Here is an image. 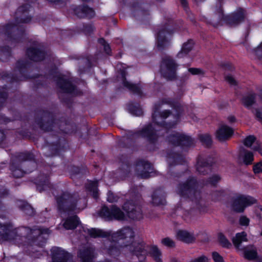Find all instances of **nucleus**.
Listing matches in <instances>:
<instances>
[{
	"instance_id": "1",
	"label": "nucleus",
	"mask_w": 262,
	"mask_h": 262,
	"mask_svg": "<svg viewBox=\"0 0 262 262\" xmlns=\"http://www.w3.org/2000/svg\"><path fill=\"white\" fill-rule=\"evenodd\" d=\"M81 234L85 238L89 236L93 238L106 237L111 236L112 241H118L124 248L133 255H136L140 262L143 261L146 258L147 249L145 243L142 241H134L135 232L129 227H125L116 232L111 233L101 229L82 228L80 230Z\"/></svg>"
},
{
	"instance_id": "2",
	"label": "nucleus",
	"mask_w": 262,
	"mask_h": 262,
	"mask_svg": "<svg viewBox=\"0 0 262 262\" xmlns=\"http://www.w3.org/2000/svg\"><path fill=\"white\" fill-rule=\"evenodd\" d=\"M50 234L47 228L21 227L16 231L0 222V241H14L18 246L42 247L46 242L43 235Z\"/></svg>"
},
{
	"instance_id": "3",
	"label": "nucleus",
	"mask_w": 262,
	"mask_h": 262,
	"mask_svg": "<svg viewBox=\"0 0 262 262\" xmlns=\"http://www.w3.org/2000/svg\"><path fill=\"white\" fill-rule=\"evenodd\" d=\"M58 208L62 217L67 214L70 215L72 213H77L85 207V200H83V205L80 206V200L77 193H71L68 191L63 192L56 198ZM80 223L79 218L76 215L68 216L63 222V226L67 230L75 229Z\"/></svg>"
},
{
	"instance_id": "4",
	"label": "nucleus",
	"mask_w": 262,
	"mask_h": 262,
	"mask_svg": "<svg viewBox=\"0 0 262 262\" xmlns=\"http://www.w3.org/2000/svg\"><path fill=\"white\" fill-rule=\"evenodd\" d=\"M30 6L24 4L20 6L15 13L16 24H8L3 28L2 33L7 36L8 39L12 42H19L22 41L25 36V29L20 23H28L31 17L28 14Z\"/></svg>"
},
{
	"instance_id": "5",
	"label": "nucleus",
	"mask_w": 262,
	"mask_h": 262,
	"mask_svg": "<svg viewBox=\"0 0 262 262\" xmlns=\"http://www.w3.org/2000/svg\"><path fill=\"white\" fill-rule=\"evenodd\" d=\"M177 192L181 196L193 201L200 212H204L207 208L205 201L202 199L199 183L194 177H189L186 181L180 183Z\"/></svg>"
},
{
	"instance_id": "6",
	"label": "nucleus",
	"mask_w": 262,
	"mask_h": 262,
	"mask_svg": "<svg viewBox=\"0 0 262 262\" xmlns=\"http://www.w3.org/2000/svg\"><path fill=\"white\" fill-rule=\"evenodd\" d=\"M170 102V99L164 98L161 102L155 103L154 107V112L152 115L153 122L158 125L164 126V129L174 127L179 117L178 113L174 114L168 110H165L161 113L158 111L162 104Z\"/></svg>"
},
{
	"instance_id": "7",
	"label": "nucleus",
	"mask_w": 262,
	"mask_h": 262,
	"mask_svg": "<svg viewBox=\"0 0 262 262\" xmlns=\"http://www.w3.org/2000/svg\"><path fill=\"white\" fill-rule=\"evenodd\" d=\"M34 159V156L29 151L20 152L13 157L10 166V169L13 176L16 178L21 177L25 170L21 168L20 163L28 160H33Z\"/></svg>"
},
{
	"instance_id": "8",
	"label": "nucleus",
	"mask_w": 262,
	"mask_h": 262,
	"mask_svg": "<svg viewBox=\"0 0 262 262\" xmlns=\"http://www.w3.org/2000/svg\"><path fill=\"white\" fill-rule=\"evenodd\" d=\"M217 12L218 20L220 21L223 20L227 25L231 27H235L244 21L246 17L245 11L242 8L238 9L236 11L233 12L229 15L224 16L220 4H219Z\"/></svg>"
},
{
	"instance_id": "9",
	"label": "nucleus",
	"mask_w": 262,
	"mask_h": 262,
	"mask_svg": "<svg viewBox=\"0 0 262 262\" xmlns=\"http://www.w3.org/2000/svg\"><path fill=\"white\" fill-rule=\"evenodd\" d=\"M256 202V199L251 196L238 194L232 198L231 206L233 211L242 212L247 206Z\"/></svg>"
},
{
	"instance_id": "10",
	"label": "nucleus",
	"mask_w": 262,
	"mask_h": 262,
	"mask_svg": "<svg viewBox=\"0 0 262 262\" xmlns=\"http://www.w3.org/2000/svg\"><path fill=\"white\" fill-rule=\"evenodd\" d=\"M178 64L169 56L165 57L161 66V72L162 76L168 80H172L176 78Z\"/></svg>"
},
{
	"instance_id": "11",
	"label": "nucleus",
	"mask_w": 262,
	"mask_h": 262,
	"mask_svg": "<svg viewBox=\"0 0 262 262\" xmlns=\"http://www.w3.org/2000/svg\"><path fill=\"white\" fill-rule=\"evenodd\" d=\"M28 65L29 62L26 59L18 60L16 63L15 73L12 75L4 74L2 76L3 79L8 77L9 78H11L13 82L22 81L27 79L28 77L26 72Z\"/></svg>"
},
{
	"instance_id": "12",
	"label": "nucleus",
	"mask_w": 262,
	"mask_h": 262,
	"mask_svg": "<svg viewBox=\"0 0 262 262\" xmlns=\"http://www.w3.org/2000/svg\"><path fill=\"white\" fill-rule=\"evenodd\" d=\"M100 216L105 220H123L125 215L121 209L115 205H112L110 208L103 206L99 212Z\"/></svg>"
},
{
	"instance_id": "13",
	"label": "nucleus",
	"mask_w": 262,
	"mask_h": 262,
	"mask_svg": "<svg viewBox=\"0 0 262 262\" xmlns=\"http://www.w3.org/2000/svg\"><path fill=\"white\" fill-rule=\"evenodd\" d=\"M53 80L57 81L58 87L63 93L78 95V92L75 86L59 73H55L53 76Z\"/></svg>"
},
{
	"instance_id": "14",
	"label": "nucleus",
	"mask_w": 262,
	"mask_h": 262,
	"mask_svg": "<svg viewBox=\"0 0 262 262\" xmlns=\"http://www.w3.org/2000/svg\"><path fill=\"white\" fill-rule=\"evenodd\" d=\"M35 122L45 131L51 130L56 124L53 115L48 111H43L40 118L36 119Z\"/></svg>"
},
{
	"instance_id": "15",
	"label": "nucleus",
	"mask_w": 262,
	"mask_h": 262,
	"mask_svg": "<svg viewBox=\"0 0 262 262\" xmlns=\"http://www.w3.org/2000/svg\"><path fill=\"white\" fill-rule=\"evenodd\" d=\"M136 135L146 139L151 143H155L159 137L157 129L154 126L152 123L145 126L141 130L138 132Z\"/></svg>"
},
{
	"instance_id": "16",
	"label": "nucleus",
	"mask_w": 262,
	"mask_h": 262,
	"mask_svg": "<svg viewBox=\"0 0 262 262\" xmlns=\"http://www.w3.org/2000/svg\"><path fill=\"white\" fill-rule=\"evenodd\" d=\"M123 210L127 213L128 217L133 220H140L143 218L140 206L135 205L133 201H127L123 206Z\"/></svg>"
},
{
	"instance_id": "17",
	"label": "nucleus",
	"mask_w": 262,
	"mask_h": 262,
	"mask_svg": "<svg viewBox=\"0 0 262 262\" xmlns=\"http://www.w3.org/2000/svg\"><path fill=\"white\" fill-rule=\"evenodd\" d=\"M29 58L33 61H39L45 57V51L42 44L36 43L33 47L29 48L27 52Z\"/></svg>"
},
{
	"instance_id": "18",
	"label": "nucleus",
	"mask_w": 262,
	"mask_h": 262,
	"mask_svg": "<svg viewBox=\"0 0 262 262\" xmlns=\"http://www.w3.org/2000/svg\"><path fill=\"white\" fill-rule=\"evenodd\" d=\"M135 168L137 176L143 179L149 178L153 169L149 163L141 160L136 162Z\"/></svg>"
},
{
	"instance_id": "19",
	"label": "nucleus",
	"mask_w": 262,
	"mask_h": 262,
	"mask_svg": "<svg viewBox=\"0 0 262 262\" xmlns=\"http://www.w3.org/2000/svg\"><path fill=\"white\" fill-rule=\"evenodd\" d=\"M51 253L52 262H72V256L60 248L53 247Z\"/></svg>"
},
{
	"instance_id": "20",
	"label": "nucleus",
	"mask_w": 262,
	"mask_h": 262,
	"mask_svg": "<svg viewBox=\"0 0 262 262\" xmlns=\"http://www.w3.org/2000/svg\"><path fill=\"white\" fill-rule=\"evenodd\" d=\"M166 194L163 189H155L151 194V203L154 206H163L166 204Z\"/></svg>"
},
{
	"instance_id": "21",
	"label": "nucleus",
	"mask_w": 262,
	"mask_h": 262,
	"mask_svg": "<svg viewBox=\"0 0 262 262\" xmlns=\"http://www.w3.org/2000/svg\"><path fill=\"white\" fill-rule=\"evenodd\" d=\"M73 12L79 18H92L95 15L94 10L86 5L77 6L73 8Z\"/></svg>"
},
{
	"instance_id": "22",
	"label": "nucleus",
	"mask_w": 262,
	"mask_h": 262,
	"mask_svg": "<svg viewBox=\"0 0 262 262\" xmlns=\"http://www.w3.org/2000/svg\"><path fill=\"white\" fill-rule=\"evenodd\" d=\"M176 236L178 240L187 244H192L196 241V236L194 232L186 230H178Z\"/></svg>"
},
{
	"instance_id": "23",
	"label": "nucleus",
	"mask_w": 262,
	"mask_h": 262,
	"mask_svg": "<svg viewBox=\"0 0 262 262\" xmlns=\"http://www.w3.org/2000/svg\"><path fill=\"white\" fill-rule=\"evenodd\" d=\"M212 162L199 157L196 165V170L200 174L205 175L211 171Z\"/></svg>"
},
{
	"instance_id": "24",
	"label": "nucleus",
	"mask_w": 262,
	"mask_h": 262,
	"mask_svg": "<svg viewBox=\"0 0 262 262\" xmlns=\"http://www.w3.org/2000/svg\"><path fill=\"white\" fill-rule=\"evenodd\" d=\"M78 255L82 262H94L95 249L91 246L85 247L80 250Z\"/></svg>"
},
{
	"instance_id": "25",
	"label": "nucleus",
	"mask_w": 262,
	"mask_h": 262,
	"mask_svg": "<svg viewBox=\"0 0 262 262\" xmlns=\"http://www.w3.org/2000/svg\"><path fill=\"white\" fill-rule=\"evenodd\" d=\"M122 245H123L118 241H112L107 248V253L114 257L118 256L124 250L127 251L124 247H122Z\"/></svg>"
},
{
	"instance_id": "26",
	"label": "nucleus",
	"mask_w": 262,
	"mask_h": 262,
	"mask_svg": "<svg viewBox=\"0 0 262 262\" xmlns=\"http://www.w3.org/2000/svg\"><path fill=\"white\" fill-rule=\"evenodd\" d=\"M233 130L232 128L223 125L216 132V137L220 141L228 140L233 134Z\"/></svg>"
},
{
	"instance_id": "27",
	"label": "nucleus",
	"mask_w": 262,
	"mask_h": 262,
	"mask_svg": "<svg viewBox=\"0 0 262 262\" xmlns=\"http://www.w3.org/2000/svg\"><path fill=\"white\" fill-rule=\"evenodd\" d=\"M121 75L123 86L134 94L141 96L142 95V91L140 86L126 80L125 78L126 72L124 70L122 71Z\"/></svg>"
},
{
	"instance_id": "28",
	"label": "nucleus",
	"mask_w": 262,
	"mask_h": 262,
	"mask_svg": "<svg viewBox=\"0 0 262 262\" xmlns=\"http://www.w3.org/2000/svg\"><path fill=\"white\" fill-rule=\"evenodd\" d=\"M169 33L166 28H163L159 31L157 37V47L159 50H163L167 44L168 40L166 37V34Z\"/></svg>"
},
{
	"instance_id": "29",
	"label": "nucleus",
	"mask_w": 262,
	"mask_h": 262,
	"mask_svg": "<svg viewBox=\"0 0 262 262\" xmlns=\"http://www.w3.org/2000/svg\"><path fill=\"white\" fill-rule=\"evenodd\" d=\"M167 161L170 166H174L178 164H183L186 160L181 154L178 152H170L168 155Z\"/></svg>"
},
{
	"instance_id": "30",
	"label": "nucleus",
	"mask_w": 262,
	"mask_h": 262,
	"mask_svg": "<svg viewBox=\"0 0 262 262\" xmlns=\"http://www.w3.org/2000/svg\"><path fill=\"white\" fill-rule=\"evenodd\" d=\"M256 94L250 92L244 95L241 100L242 104L247 108H250L256 102Z\"/></svg>"
},
{
	"instance_id": "31",
	"label": "nucleus",
	"mask_w": 262,
	"mask_h": 262,
	"mask_svg": "<svg viewBox=\"0 0 262 262\" xmlns=\"http://www.w3.org/2000/svg\"><path fill=\"white\" fill-rule=\"evenodd\" d=\"M146 249H147V253L148 252L150 254V256L154 258L155 262H163L161 256L162 253L160 249L156 246H149L146 245Z\"/></svg>"
},
{
	"instance_id": "32",
	"label": "nucleus",
	"mask_w": 262,
	"mask_h": 262,
	"mask_svg": "<svg viewBox=\"0 0 262 262\" xmlns=\"http://www.w3.org/2000/svg\"><path fill=\"white\" fill-rule=\"evenodd\" d=\"M177 140H180V145L183 147H189L194 145V140L190 136L182 134L173 136Z\"/></svg>"
},
{
	"instance_id": "33",
	"label": "nucleus",
	"mask_w": 262,
	"mask_h": 262,
	"mask_svg": "<svg viewBox=\"0 0 262 262\" xmlns=\"http://www.w3.org/2000/svg\"><path fill=\"white\" fill-rule=\"evenodd\" d=\"M193 47V41L192 40H188V41L183 43L181 50L177 54V57L178 58L185 57L192 50Z\"/></svg>"
},
{
	"instance_id": "34",
	"label": "nucleus",
	"mask_w": 262,
	"mask_h": 262,
	"mask_svg": "<svg viewBox=\"0 0 262 262\" xmlns=\"http://www.w3.org/2000/svg\"><path fill=\"white\" fill-rule=\"evenodd\" d=\"M255 137L254 136L250 135L244 140V144L248 147H251L254 144L252 149L255 151H260L261 150L260 145L258 142L255 143Z\"/></svg>"
},
{
	"instance_id": "35",
	"label": "nucleus",
	"mask_w": 262,
	"mask_h": 262,
	"mask_svg": "<svg viewBox=\"0 0 262 262\" xmlns=\"http://www.w3.org/2000/svg\"><path fill=\"white\" fill-rule=\"evenodd\" d=\"M17 205L18 208L27 215L32 216L34 214V209L28 203L23 201H19L17 202Z\"/></svg>"
},
{
	"instance_id": "36",
	"label": "nucleus",
	"mask_w": 262,
	"mask_h": 262,
	"mask_svg": "<svg viewBox=\"0 0 262 262\" xmlns=\"http://www.w3.org/2000/svg\"><path fill=\"white\" fill-rule=\"evenodd\" d=\"M85 187L88 191L92 193L94 198L97 199L98 197V181H90L86 184Z\"/></svg>"
},
{
	"instance_id": "37",
	"label": "nucleus",
	"mask_w": 262,
	"mask_h": 262,
	"mask_svg": "<svg viewBox=\"0 0 262 262\" xmlns=\"http://www.w3.org/2000/svg\"><path fill=\"white\" fill-rule=\"evenodd\" d=\"M247 241V234L245 232H242L241 233H237L235 236L233 237L232 238V242L234 245L237 248H239L240 247L241 244L243 242H246Z\"/></svg>"
},
{
	"instance_id": "38",
	"label": "nucleus",
	"mask_w": 262,
	"mask_h": 262,
	"mask_svg": "<svg viewBox=\"0 0 262 262\" xmlns=\"http://www.w3.org/2000/svg\"><path fill=\"white\" fill-rule=\"evenodd\" d=\"M199 139L202 144L206 147H209L212 145V140L211 137L207 133L199 135Z\"/></svg>"
},
{
	"instance_id": "39",
	"label": "nucleus",
	"mask_w": 262,
	"mask_h": 262,
	"mask_svg": "<svg viewBox=\"0 0 262 262\" xmlns=\"http://www.w3.org/2000/svg\"><path fill=\"white\" fill-rule=\"evenodd\" d=\"M128 109L132 114L137 116H140L143 114L142 109L137 104H129L128 105Z\"/></svg>"
},
{
	"instance_id": "40",
	"label": "nucleus",
	"mask_w": 262,
	"mask_h": 262,
	"mask_svg": "<svg viewBox=\"0 0 262 262\" xmlns=\"http://www.w3.org/2000/svg\"><path fill=\"white\" fill-rule=\"evenodd\" d=\"M11 51L8 47H0V60L2 61L6 60L10 56Z\"/></svg>"
},
{
	"instance_id": "41",
	"label": "nucleus",
	"mask_w": 262,
	"mask_h": 262,
	"mask_svg": "<svg viewBox=\"0 0 262 262\" xmlns=\"http://www.w3.org/2000/svg\"><path fill=\"white\" fill-rule=\"evenodd\" d=\"M244 255L246 258L249 260H253L257 257V252L255 248L251 249H246L244 251Z\"/></svg>"
},
{
	"instance_id": "42",
	"label": "nucleus",
	"mask_w": 262,
	"mask_h": 262,
	"mask_svg": "<svg viewBox=\"0 0 262 262\" xmlns=\"http://www.w3.org/2000/svg\"><path fill=\"white\" fill-rule=\"evenodd\" d=\"M182 135V134H180L176 132L171 133L167 137V140L168 142L172 145L178 146L180 144V140H177L173 136Z\"/></svg>"
},
{
	"instance_id": "43",
	"label": "nucleus",
	"mask_w": 262,
	"mask_h": 262,
	"mask_svg": "<svg viewBox=\"0 0 262 262\" xmlns=\"http://www.w3.org/2000/svg\"><path fill=\"white\" fill-rule=\"evenodd\" d=\"M51 188V185L49 183L48 179H46L43 182H40L37 186V189L40 192Z\"/></svg>"
},
{
	"instance_id": "44",
	"label": "nucleus",
	"mask_w": 262,
	"mask_h": 262,
	"mask_svg": "<svg viewBox=\"0 0 262 262\" xmlns=\"http://www.w3.org/2000/svg\"><path fill=\"white\" fill-rule=\"evenodd\" d=\"M133 15L137 19H142L145 16L148 15V12L141 9H137L133 11Z\"/></svg>"
},
{
	"instance_id": "45",
	"label": "nucleus",
	"mask_w": 262,
	"mask_h": 262,
	"mask_svg": "<svg viewBox=\"0 0 262 262\" xmlns=\"http://www.w3.org/2000/svg\"><path fill=\"white\" fill-rule=\"evenodd\" d=\"M253 155L249 151H246L244 157V162L246 165L251 164L253 161Z\"/></svg>"
},
{
	"instance_id": "46",
	"label": "nucleus",
	"mask_w": 262,
	"mask_h": 262,
	"mask_svg": "<svg viewBox=\"0 0 262 262\" xmlns=\"http://www.w3.org/2000/svg\"><path fill=\"white\" fill-rule=\"evenodd\" d=\"M221 180V177L220 176L217 174H214L212 177H210L208 180L206 181V182L204 183V184H210L211 185H215L217 183H218Z\"/></svg>"
},
{
	"instance_id": "47",
	"label": "nucleus",
	"mask_w": 262,
	"mask_h": 262,
	"mask_svg": "<svg viewBox=\"0 0 262 262\" xmlns=\"http://www.w3.org/2000/svg\"><path fill=\"white\" fill-rule=\"evenodd\" d=\"M219 239L221 244L224 247L228 248L231 245L230 243L222 233L219 234Z\"/></svg>"
},
{
	"instance_id": "48",
	"label": "nucleus",
	"mask_w": 262,
	"mask_h": 262,
	"mask_svg": "<svg viewBox=\"0 0 262 262\" xmlns=\"http://www.w3.org/2000/svg\"><path fill=\"white\" fill-rule=\"evenodd\" d=\"M161 243L164 246L169 248L175 247V242L169 237H165L162 239Z\"/></svg>"
},
{
	"instance_id": "49",
	"label": "nucleus",
	"mask_w": 262,
	"mask_h": 262,
	"mask_svg": "<svg viewBox=\"0 0 262 262\" xmlns=\"http://www.w3.org/2000/svg\"><path fill=\"white\" fill-rule=\"evenodd\" d=\"M224 78L226 82L231 85L235 86L237 84V81L231 75L225 73Z\"/></svg>"
},
{
	"instance_id": "50",
	"label": "nucleus",
	"mask_w": 262,
	"mask_h": 262,
	"mask_svg": "<svg viewBox=\"0 0 262 262\" xmlns=\"http://www.w3.org/2000/svg\"><path fill=\"white\" fill-rule=\"evenodd\" d=\"M72 171L75 174H85L88 172L87 169L85 168H80L78 167H72Z\"/></svg>"
},
{
	"instance_id": "51",
	"label": "nucleus",
	"mask_w": 262,
	"mask_h": 262,
	"mask_svg": "<svg viewBox=\"0 0 262 262\" xmlns=\"http://www.w3.org/2000/svg\"><path fill=\"white\" fill-rule=\"evenodd\" d=\"M188 71L192 75H203L204 72L200 68H191L188 69Z\"/></svg>"
},
{
	"instance_id": "52",
	"label": "nucleus",
	"mask_w": 262,
	"mask_h": 262,
	"mask_svg": "<svg viewBox=\"0 0 262 262\" xmlns=\"http://www.w3.org/2000/svg\"><path fill=\"white\" fill-rule=\"evenodd\" d=\"M252 113L254 115L255 118L259 121L262 122V109L256 108L252 110Z\"/></svg>"
},
{
	"instance_id": "53",
	"label": "nucleus",
	"mask_w": 262,
	"mask_h": 262,
	"mask_svg": "<svg viewBox=\"0 0 262 262\" xmlns=\"http://www.w3.org/2000/svg\"><path fill=\"white\" fill-rule=\"evenodd\" d=\"M212 256L214 262H224L223 257L217 252H212Z\"/></svg>"
},
{
	"instance_id": "54",
	"label": "nucleus",
	"mask_w": 262,
	"mask_h": 262,
	"mask_svg": "<svg viewBox=\"0 0 262 262\" xmlns=\"http://www.w3.org/2000/svg\"><path fill=\"white\" fill-rule=\"evenodd\" d=\"M118 197L115 195L112 192L109 191L107 193V200L111 203L117 202L118 201Z\"/></svg>"
},
{
	"instance_id": "55",
	"label": "nucleus",
	"mask_w": 262,
	"mask_h": 262,
	"mask_svg": "<svg viewBox=\"0 0 262 262\" xmlns=\"http://www.w3.org/2000/svg\"><path fill=\"white\" fill-rule=\"evenodd\" d=\"M94 27L91 24L86 25L84 26L83 30L86 34H91L94 31Z\"/></svg>"
},
{
	"instance_id": "56",
	"label": "nucleus",
	"mask_w": 262,
	"mask_h": 262,
	"mask_svg": "<svg viewBox=\"0 0 262 262\" xmlns=\"http://www.w3.org/2000/svg\"><path fill=\"white\" fill-rule=\"evenodd\" d=\"M254 52L258 58H262V42L257 48L254 49Z\"/></svg>"
},
{
	"instance_id": "57",
	"label": "nucleus",
	"mask_w": 262,
	"mask_h": 262,
	"mask_svg": "<svg viewBox=\"0 0 262 262\" xmlns=\"http://www.w3.org/2000/svg\"><path fill=\"white\" fill-rule=\"evenodd\" d=\"M222 67L226 71H232L234 69V67L228 62L222 63Z\"/></svg>"
},
{
	"instance_id": "58",
	"label": "nucleus",
	"mask_w": 262,
	"mask_h": 262,
	"mask_svg": "<svg viewBox=\"0 0 262 262\" xmlns=\"http://www.w3.org/2000/svg\"><path fill=\"white\" fill-rule=\"evenodd\" d=\"M195 215L193 209L189 210H185L184 213V215L186 219H191Z\"/></svg>"
},
{
	"instance_id": "59",
	"label": "nucleus",
	"mask_w": 262,
	"mask_h": 262,
	"mask_svg": "<svg viewBox=\"0 0 262 262\" xmlns=\"http://www.w3.org/2000/svg\"><path fill=\"white\" fill-rule=\"evenodd\" d=\"M249 221V219L245 216H242L239 219V223L242 226H248Z\"/></svg>"
},
{
	"instance_id": "60",
	"label": "nucleus",
	"mask_w": 262,
	"mask_h": 262,
	"mask_svg": "<svg viewBox=\"0 0 262 262\" xmlns=\"http://www.w3.org/2000/svg\"><path fill=\"white\" fill-rule=\"evenodd\" d=\"M208 261L209 260L206 256L202 255L197 258L191 260L189 262H208Z\"/></svg>"
},
{
	"instance_id": "61",
	"label": "nucleus",
	"mask_w": 262,
	"mask_h": 262,
	"mask_svg": "<svg viewBox=\"0 0 262 262\" xmlns=\"http://www.w3.org/2000/svg\"><path fill=\"white\" fill-rule=\"evenodd\" d=\"M253 171L255 173L262 172V162H259L253 166Z\"/></svg>"
},
{
	"instance_id": "62",
	"label": "nucleus",
	"mask_w": 262,
	"mask_h": 262,
	"mask_svg": "<svg viewBox=\"0 0 262 262\" xmlns=\"http://www.w3.org/2000/svg\"><path fill=\"white\" fill-rule=\"evenodd\" d=\"M7 98V94L5 92H0V107L4 103Z\"/></svg>"
},
{
	"instance_id": "63",
	"label": "nucleus",
	"mask_w": 262,
	"mask_h": 262,
	"mask_svg": "<svg viewBox=\"0 0 262 262\" xmlns=\"http://www.w3.org/2000/svg\"><path fill=\"white\" fill-rule=\"evenodd\" d=\"M10 121V120L3 115H0V124H6Z\"/></svg>"
},
{
	"instance_id": "64",
	"label": "nucleus",
	"mask_w": 262,
	"mask_h": 262,
	"mask_svg": "<svg viewBox=\"0 0 262 262\" xmlns=\"http://www.w3.org/2000/svg\"><path fill=\"white\" fill-rule=\"evenodd\" d=\"M122 169L124 172L127 173L130 171V167L128 164H124L122 166Z\"/></svg>"
}]
</instances>
